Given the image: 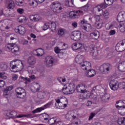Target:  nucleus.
I'll return each instance as SVG.
<instances>
[{"label":"nucleus","mask_w":125,"mask_h":125,"mask_svg":"<svg viewBox=\"0 0 125 125\" xmlns=\"http://www.w3.org/2000/svg\"><path fill=\"white\" fill-rule=\"evenodd\" d=\"M12 89H13V86H9L6 88H4L3 90V95L4 96H7L8 95V91H10V90H12Z\"/></svg>","instance_id":"obj_21"},{"label":"nucleus","mask_w":125,"mask_h":125,"mask_svg":"<svg viewBox=\"0 0 125 125\" xmlns=\"http://www.w3.org/2000/svg\"><path fill=\"white\" fill-rule=\"evenodd\" d=\"M94 18L96 22H99V21H100V16H99V15L95 16Z\"/></svg>","instance_id":"obj_54"},{"label":"nucleus","mask_w":125,"mask_h":125,"mask_svg":"<svg viewBox=\"0 0 125 125\" xmlns=\"http://www.w3.org/2000/svg\"><path fill=\"white\" fill-rule=\"evenodd\" d=\"M114 2V0H105V2H104V3H104L105 5H112V4H113V3Z\"/></svg>","instance_id":"obj_34"},{"label":"nucleus","mask_w":125,"mask_h":125,"mask_svg":"<svg viewBox=\"0 0 125 125\" xmlns=\"http://www.w3.org/2000/svg\"><path fill=\"white\" fill-rule=\"evenodd\" d=\"M96 114L97 113H91L90 116L89 117V119L88 120L89 121H91V120H92V119H93V118H94V117H95V115H96Z\"/></svg>","instance_id":"obj_42"},{"label":"nucleus","mask_w":125,"mask_h":125,"mask_svg":"<svg viewBox=\"0 0 125 125\" xmlns=\"http://www.w3.org/2000/svg\"><path fill=\"white\" fill-rule=\"evenodd\" d=\"M119 104L120 105H121V104H125V101L119 100L116 102V104Z\"/></svg>","instance_id":"obj_53"},{"label":"nucleus","mask_w":125,"mask_h":125,"mask_svg":"<svg viewBox=\"0 0 125 125\" xmlns=\"http://www.w3.org/2000/svg\"><path fill=\"white\" fill-rule=\"evenodd\" d=\"M83 59H79L78 57L75 58V61L76 63L80 64V67L82 68L83 70H85L87 71V70H89V69H91V63L88 62H82Z\"/></svg>","instance_id":"obj_1"},{"label":"nucleus","mask_w":125,"mask_h":125,"mask_svg":"<svg viewBox=\"0 0 125 125\" xmlns=\"http://www.w3.org/2000/svg\"><path fill=\"white\" fill-rule=\"evenodd\" d=\"M93 100L95 102H98V101L99 100L98 99V97L97 96H94L93 97Z\"/></svg>","instance_id":"obj_55"},{"label":"nucleus","mask_w":125,"mask_h":125,"mask_svg":"<svg viewBox=\"0 0 125 125\" xmlns=\"http://www.w3.org/2000/svg\"><path fill=\"white\" fill-rule=\"evenodd\" d=\"M118 124L119 125H123V117L119 118L118 120Z\"/></svg>","instance_id":"obj_48"},{"label":"nucleus","mask_w":125,"mask_h":125,"mask_svg":"<svg viewBox=\"0 0 125 125\" xmlns=\"http://www.w3.org/2000/svg\"><path fill=\"white\" fill-rule=\"evenodd\" d=\"M103 16L106 17V16H108L109 15V12L108 11H104L103 14Z\"/></svg>","instance_id":"obj_57"},{"label":"nucleus","mask_w":125,"mask_h":125,"mask_svg":"<svg viewBox=\"0 0 125 125\" xmlns=\"http://www.w3.org/2000/svg\"><path fill=\"white\" fill-rule=\"evenodd\" d=\"M37 54L36 56L38 57L42 56L44 53V51L42 49H38L36 50Z\"/></svg>","instance_id":"obj_25"},{"label":"nucleus","mask_w":125,"mask_h":125,"mask_svg":"<svg viewBox=\"0 0 125 125\" xmlns=\"http://www.w3.org/2000/svg\"><path fill=\"white\" fill-rule=\"evenodd\" d=\"M6 48L8 49L9 51H11L12 53H17L19 51L20 47L18 45L12 43L6 46Z\"/></svg>","instance_id":"obj_6"},{"label":"nucleus","mask_w":125,"mask_h":125,"mask_svg":"<svg viewBox=\"0 0 125 125\" xmlns=\"http://www.w3.org/2000/svg\"><path fill=\"white\" fill-rule=\"evenodd\" d=\"M23 117H25V118H31L32 114H29L27 115H23Z\"/></svg>","instance_id":"obj_63"},{"label":"nucleus","mask_w":125,"mask_h":125,"mask_svg":"<svg viewBox=\"0 0 125 125\" xmlns=\"http://www.w3.org/2000/svg\"><path fill=\"white\" fill-rule=\"evenodd\" d=\"M49 28L52 29V30H55L56 29V24H55V22H51L50 23Z\"/></svg>","instance_id":"obj_37"},{"label":"nucleus","mask_w":125,"mask_h":125,"mask_svg":"<svg viewBox=\"0 0 125 125\" xmlns=\"http://www.w3.org/2000/svg\"><path fill=\"white\" fill-rule=\"evenodd\" d=\"M82 37V33L79 31H75L72 32L70 36L71 40L74 41L75 42H78L81 40Z\"/></svg>","instance_id":"obj_7"},{"label":"nucleus","mask_w":125,"mask_h":125,"mask_svg":"<svg viewBox=\"0 0 125 125\" xmlns=\"http://www.w3.org/2000/svg\"><path fill=\"white\" fill-rule=\"evenodd\" d=\"M6 115L7 117H9V118H15V117L17 116V112L13 111L10 112H8Z\"/></svg>","instance_id":"obj_24"},{"label":"nucleus","mask_w":125,"mask_h":125,"mask_svg":"<svg viewBox=\"0 0 125 125\" xmlns=\"http://www.w3.org/2000/svg\"><path fill=\"white\" fill-rule=\"evenodd\" d=\"M97 91V89H96V86H95L93 87L91 91V93L92 94H94L95 92H96Z\"/></svg>","instance_id":"obj_51"},{"label":"nucleus","mask_w":125,"mask_h":125,"mask_svg":"<svg viewBox=\"0 0 125 125\" xmlns=\"http://www.w3.org/2000/svg\"><path fill=\"white\" fill-rule=\"evenodd\" d=\"M100 70L103 74L107 75L112 70V65L109 63H104L101 66Z\"/></svg>","instance_id":"obj_4"},{"label":"nucleus","mask_w":125,"mask_h":125,"mask_svg":"<svg viewBox=\"0 0 125 125\" xmlns=\"http://www.w3.org/2000/svg\"><path fill=\"white\" fill-rule=\"evenodd\" d=\"M57 122V119H56V117H53L50 119L48 120V123L49 125H55Z\"/></svg>","instance_id":"obj_26"},{"label":"nucleus","mask_w":125,"mask_h":125,"mask_svg":"<svg viewBox=\"0 0 125 125\" xmlns=\"http://www.w3.org/2000/svg\"><path fill=\"white\" fill-rule=\"evenodd\" d=\"M15 3L17 5H21L23 4V0H15Z\"/></svg>","instance_id":"obj_43"},{"label":"nucleus","mask_w":125,"mask_h":125,"mask_svg":"<svg viewBox=\"0 0 125 125\" xmlns=\"http://www.w3.org/2000/svg\"><path fill=\"white\" fill-rule=\"evenodd\" d=\"M109 34L110 36H113V35H115V34H116V31H115L114 30H111L110 31Z\"/></svg>","instance_id":"obj_59"},{"label":"nucleus","mask_w":125,"mask_h":125,"mask_svg":"<svg viewBox=\"0 0 125 125\" xmlns=\"http://www.w3.org/2000/svg\"><path fill=\"white\" fill-rule=\"evenodd\" d=\"M91 104H92V102L90 101H88L87 103H86V105L87 106H91Z\"/></svg>","instance_id":"obj_61"},{"label":"nucleus","mask_w":125,"mask_h":125,"mask_svg":"<svg viewBox=\"0 0 125 125\" xmlns=\"http://www.w3.org/2000/svg\"><path fill=\"white\" fill-rule=\"evenodd\" d=\"M73 118V119H76V118H77V116L73 115V116H71V115L70 114H67L66 118L67 119V120H71V118Z\"/></svg>","instance_id":"obj_44"},{"label":"nucleus","mask_w":125,"mask_h":125,"mask_svg":"<svg viewBox=\"0 0 125 125\" xmlns=\"http://www.w3.org/2000/svg\"><path fill=\"white\" fill-rule=\"evenodd\" d=\"M57 104H55L56 107L58 109H63V106H58L59 105H62V103L60 102V100L58 99L56 101Z\"/></svg>","instance_id":"obj_33"},{"label":"nucleus","mask_w":125,"mask_h":125,"mask_svg":"<svg viewBox=\"0 0 125 125\" xmlns=\"http://www.w3.org/2000/svg\"><path fill=\"white\" fill-rule=\"evenodd\" d=\"M86 87V85H85V84H80L77 85L76 87V90L78 92L83 93L85 92Z\"/></svg>","instance_id":"obj_12"},{"label":"nucleus","mask_w":125,"mask_h":125,"mask_svg":"<svg viewBox=\"0 0 125 125\" xmlns=\"http://www.w3.org/2000/svg\"><path fill=\"white\" fill-rule=\"evenodd\" d=\"M26 20V17L25 16H21L18 18V21L19 23H23L24 21Z\"/></svg>","instance_id":"obj_36"},{"label":"nucleus","mask_w":125,"mask_h":125,"mask_svg":"<svg viewBox=\"0 0 125 125\" xmlns=\"http://www.w3.org/2000/svg\"><path fill=\"white\" fill-rule=\"evenodd\" d=\"M96 7L98 8V15H99V16H102V15H103V13H104L102 9L106 8V7H107V5H105V3H101L96 6Z\"/></svg>","instance_id":"obj_11"},{"label":"nucleus","mask_w":125,"mask_h":125,"mask_svg":"<svg viewBox=\"0 0 125 125\" xmlns=\"http://www.w3.org/2000/svg\"><path fill=\"white\" fill-rule=\"evenodd\" d=\"M14 7V1H12V0H10L9 1L8 5L7 6L8 9H12Z\"/></svg>","instance_id":"obj_31"},{"label":"nucleus","mask_w":125,"mask_h":125,"mask_svg":"<svg viewBox=\"0 0 125 125\" xmlns=\"http://www.w3.org/2000/svg\"><path fill=\"white\" fill-rule=\"evenodd\" d=\"M90 54L93 58H97L98 57V51H97V48L95 47V45L91 44L90 46Z\"/></svg>","instance_id":"obj_8"},{"label":"nucleus","mask_w":125,"mask_h":125,"mask_svg":"<svg viewBox=\"0 0 125 125\" xmlns=\"http://www.w3.org/2000/svg\"><path fill=\"white\" fill-rule=\"evenodd\" d=\"M117 21L118 22H124L125 21V12H121L117 16Z\"/></svg>","instance_id":"obj_15"},{"label":"nucleus","mask_w":125,"mask_h":125,"mask_svg":"<svg viewBox=\"0 0 125 125\" xmlns=\"http://www.w3.org/2000/svg\"><path fill=\"white\" fill-rule=\"evenodd\" d=\"M78 98L80 100H84V96L83 94L80 93L78 95Z\"/></svg>","instance_id":"obj_45"},{"label":"nucleus","mask_w":125,"mask_h":125,"mask_svg":"<svg viewBox=\"0 0 125 125\" xmlns=\"http://www.w3.org/2000/svg\"><path fill=\"white\" fill-rule=\"evenodd\" d=\"M4 75H5V72H0V78L3 79V80H6V79H7V77Z\"/></svg>","instance_id":"obj_39"},{"label":"nucleus","mask_w":125,"mask_h":125,"mask_svg":"<svg viewBox=\"0 0 125 125\" xmlns=\"http://www.w3.org/2000/svg\"><path fill=\"white\" fill-rule=\"evenodd\" d=\"M30 20L31 21H34L35 22H38L41 20V17H39L38 15L34 16L32 15L30 17Z\"/></svg>","instance_id":"obj_22"},{"label":"nucleus","mask_w":125,"mask_h":125,"mask_svg":"<svg viewBox=\"0 0 125 125\" xmlns=\"http://www.w3.org/2000/svg\"><path fill=\"white\" fill-rule=\"evenodd\" d=\"M67 87H68V89L69 90L70 94H72V93H74V92H75V90L76 89V88L75 87V85L70 84L69 85H68Z\"/></svg>","instance_id":"obj_23"},{"label":"nucleus","mask_w":125,"mask_h":125,"mask_svg":"<svg viewBox=\"0 0 125 125\" xmlns=\"http://www.w3.org/2000/svg\"><path fill=\"white\" fill-rule=\"evenodd\" d=\"M12 78L13 81H16L18 78V75L15 74L14 76H13Z\"/></svg>","instance_id":"obj_58"},{"label":"nucleus","mask_w":125,"mask_h":125,"mask_svg":"<svg viewBox=\"0 0 125 125\" xmlns=\"http://www.w3.org/2000/svg\"><path fill=\"white\" fill-rule=\"evenodd\" d=\"M54 49H55V52H56V53H59V52L61 51V50H60L58 47H55Z\"/></svg>","instance_id":"obj_56"},{"label":"nucleus","mask_w":125,"mask_h":125,"mask_svg":"<svg viewBox=\"0 0 125 125\" xmlns=\"http://www.w3.org/2000/svg\"><path fill=\"white\" fill-rule=\"evenodd\" d=\"M83 93V94L84 95V99H87V98L89 97V94L87 93V92L86 91L84 93Z\"/></svg>","instance_id":"obj_46"},{"label":"nucleus","mask_w":125,"mask_h":125,"mask_svg":"<svg viewBox=\"0 0 125 125\" xmlns=\"http://www.w3.org/2000/svg\"><path fill=\"white\" fill-rule=\"evenodd\" d=\"M88 7H89V6L88 5V4H87L85 5L82 7L81 8V9L83 11H87V10H88Z\"/></svg>","instance_id":"obj_40"},{"label":"nucleus","mask_w":125,"mask_h":125,"mask_svg":"<svg viewBox=\"0 0 125 125\" xmlns=\"http://www.w3.org/2000/svg\"><path fill=\"white\" fill-rule=\"evenodd\" d=\"M83 13V12L81 10L75 11V18H79Z\"/></svg>","instance_id":"obj_32"},{"label":"nucleus","mask_w":125,"mask_h":125,"mask_svg":"<svg viewBox=\"0 0 125 125\" xmlns=\"http://www.w3.org/2000/svg\"><path fill=\"white\" fill-rule=\"evenodd\" d=\"M59 36H63L64 35V30L63 29H60L58 33Z\"/></svg>","instance_id":"obj_49"},{"label":"nucleus","mask_w":125,"mask_h":125,"mask_svg":"<svg viewBox=\"0 0 125 125\" xmlns=\"http://www.w3.org/2000/svg\"><path fill=\"white\" fill-rule=\"evenodd\" d=\"M109 86L112 90H118L119 88V82L116 80H112L109 83Z\"/></svg>","instance_id":"obj_10"},{"label":"nucleus","mask_w":125,"mask_h":125,"mask_svg":"<svg viewBox=\"0 0 125 125\" xmlns=\"http://www.w3.org/2000/svg\"><path fill=\"white\" fill-rule=\"evenodd\" d=\"M51 104H52V102H50L44 105V107H45V108L42 107L37 108L36 109L32 111V113H33V114H35V113H39L40 112H42V111L44 110V109L48 108V107H50Z\"/></svg>","instance_id":"obj_13"},{"label":"nucleus","mask_w":125,"mask_h":125,"mask_svg":"<svg viewBox=\"0 0 125 125\" xmlns=\"http://www.w3.org/2000/svg\"><path fill=\"white\" fill-rule=\"evenodd\" d=\"M72 25L73 27H74V28H77V26H78V23L76 22H74L72 23Z\"/></svg>","instance_id":"obj_62"},{"label":"nucleus","mask_w":125,"mask_h":125,"mask_svg":"<svg viewBox=\"0 0 125 125\" xmlns=\"http://www.w3.org/2000/svg\"><path fill=\"white\" fill-rule=\"evenodd\" d=\"M24 68V65L22 63V62L20 61H17L15 62L13 64L10 65V70L11 72L15 73L16 72H19V71H22V69Z\"/></svg>","instance_id":"obj_2"},{"label":"nucleus","mask_w":125,"mask_h":125,"mask_svg":"<svg viewBox=\"0 0 125 125\" xmlns=\"http://www.w3.org/2000/svg\"><path fill=\"white\" fill-rule=\"evenodd\" d=\"M46 95V94L45 93V92H40L38 93V98H40V99H43L44 98V97Z\"/></svg>","instance_id":"obj_27"},{"label":"nucleus","mask_w":125,"mask_h":125,"mask_svg":"<svg viewBox=\"0 0 125 125\" xmlns=\"http://www.w3.org/2000/svg\"><path fill=\"white\" fill-rule=\"evenodd\" d=\"M21 80H23V81H25V82H28V83H31V79L30 78H28L27 77H21Z\"/></svg>","instance_id":"obj_47"},{"label":"nucleus","mask_w":125,"mask_h":125,"mask_svg":"<svg viewBox=\"0 0 125 125\" xmlns=\"http://www.w3.org/2000/svg\"><path fill=\"white\" fill-rule=\"evenodd\" d=\"M110 94H105L102 97L103 101L104 102H107L109 99H110Z\"/></svg>","instance_id":"obj_29"},{"label":"nucleus","mask_w":125,"mask_h":125,"mask_svg":"<svg viewBox=\"0 0 125 125\" xmlns=\"http://www.w3.org/2000/svg\"><path fill=\"white\" fill-rule=\"evenodd\" d=\"M50 27V23L49 22L45 23L44 25L42 27V29L44 31L47 30L48 28Z\"/></svg>","instance_id":"obj_38"},{"label":"nucleus","mask_w":125,"mask_h":125,"mask_svg":"<svg viewBox=\"0 0 125 125\" xmlns=\"http://www.w3.org/2000/svg\"><path fill=\"white\" fill-rule=\"evenodd\" d=\"M116 108H118L119 114H120V115H122L123 116L125 115V105H116Z\"/></svg>","instance_id":"obj_16"},{"label":"nucleus","mask_w":125,"mask_h":125,"mask_svg":"<svg viewBox=\"0 0 125 125\" xmlns=\"http://www.w3.org/2000/svg\"><path fill=\"white\" fill-rule=\"evenodd\" d=\"M8 68V66L4 63H1L0 65V71H6Z\"/></svg>","instance_id":"obj_30"},{"label":"nucleus","mask_w":125,"mask_h":125,"mask_svg":"<svg viewBox=\"0 0 125 125\" xmlns=\"http://www.w3.org/2000/svg\"><path fill=\"white\" fill-rule=\"evenodd\" d=\"M51 7L52 8V10L53 12L55 13V14L60 13V12L63 8L61 7V3L57 1L52 3L51 4Z\"/></svg>","instance_id":"obj_3"},{"label":"nucleus","mask_w":125,"mask_h":125,"mask_svg":"<svg viewBox=\"0 0 125 125\" xmlns=\"http://www.w3.org/2000/svg\"><path fill=\"white\" fill-rule=\"evenodd\" d=\"M29 79H31V82H32V81H33V80H35L36 79V76H35V75H31L29 76Z\"/></svg>","instance_id":"obj_60"},{"label":"nucleus","mask_w":125,"mask_h":125,"mask_svg":"<svg viewBox=\"0 0 125 125\" xmlns=\"http://www.w3.org/2000/svg\"><path fill=\"white\" fill-rule=\"evenodd\" d=\"M72 48L74 50L83 49V44L82 43H74L72 45Z\"/></svg>","instance_id":"obj_18"},{"label":"nucleus","mask_w":125,"mask_h":125,"mask_svg":"<svg viewBox=\"0 0 125 125\" xmlns=\"http://www.w3.org/2000/svg\"><path fill=\"white\" fill-rule=\"evenodd\" d=\"M37 60L36 58L34 56H30L28 58L27 62L29 65H31L32 66H34L35 64H36V62Z\"/></svg>","instance_id":"obj_20"},{"label":"nucleus","mask_w":125,"mask_h":125,"mask_svg":"<svg viewBox=\"0 0 125 125\" xmlns=\"http://www.w3.org/2000/svg\"><path fill=\"white\" fill-rule=\"evenodd\" d=\"M122 121H123V125H125V117H122Z\"/></svg>","instance_id":"obj_64"},{"label":"nucleus","mask_w":125,"mask_h":125,"mask_svg":"<svg viewBox=\"0 0 125 125\" xmlns=\"http://www.w3.org/2000/svg\"><path fill=\"white\" fill-rule=\"evenodd\" d=\"M17 11L20 14H23L24 13V9L22 8H18Z\"/></svg>","instance_id":"obj_50"},{"label":"nucleus","mask_w":125,"mask_h":125,"mask_svg":"<svg viewBox=\"0 0 125 125\" xmlns=\"http://www.w3.org/2000/svg\"><path fill=\"white\" fill-rule=\"evenodd\" d=\"M62 91L64 94H71L68 86L63 87L62 89Z\"/></svg>","instance_id":"obj_28"},{"label":"nucleus","mask_w":125,"mask_h":125,"mask_svg":"<svg viewBox=\"0 0 125 125\" xmlns=\"http://www.w3.org/2000/svg\"><path fill=\"white\" fill-rule=\"evenodd\" d=\"M123 44H124V43H123V42H119L115 46V49L116 51L118 52H122V51H124L125 50V48L124 47V46H123Z\"/></svg>","instance_id":"obj_14"},{"label":"nucleus","mask_w":125,"mask_h":125,"mask_svg":"<svg viewBox=\"0 0 125 125\" xmlns=\"http://www.w3.org/2000/svg\"><path fill=\"white\" fill-rule=\"evenodd\" d=\"M87 71L86 73V75L87 77L89 78H92V77H94V76L96 75L95 70L93 69H91V68H90L89 70H87Z\"/></svg>","instance_id":"obj_19"},{"label":"nucleus","mask_w":125,"mask_h":125,"mask_svg":"<svg viewBox=\"0 0 125 125\" xmlns=\"http://www.w3.org/2000/svg\"><path fill=\"white\" fill-rule=\"evenodd\" d=\"M15 32L18 33L21 35V36H24V34H26V29L22 25H20L15 29Z\"/></svg>","instance_id":"obj_9"},{"label":"nucleus","mask_w":125,"mask_h":125,"mask_svg":"<svg viewBox=\"0 0 125 125\" xmlns=\"http://www.w3.org/2000/svg\"><path fill=\"white\" fill-rule=\"evenodd\" d=\"M46 62L47 67H52L53 66V58H52V57H47Z\"/></svg>","instance_id":"obj_17"},{"label":"nucleus","mask_w":125,"mask_h":125,"mask_svg":"<svg viewBox=\"0 0 125 125\" xmlns=\"http://www.w3.org/2000/svg\"><path fill=\"white\" fill-rule=\"evenodd\" d=\"M119 30L122 33H124L125 31V26L124 24H120Z\"/></svg>","instance_id":"obj_35"},{"label":"nucleus","mask_w":125,"mask_h":125,"mask_svg":"<svg viewBox=\"0 0 125 125\" xmlns=\"http://www.w3.org/2000/svg\"><path fill=\"white\" fill-rule=\"evenodd\" d=\"M4 84H5L4 81L0 80V87H3V86H4Z\"/></svg>","instance_id":"obj_52"},{"label":"nucleus","mask_w":125,"mask_h":125,"mask_svg":"<svg viewBox=\"0 0 125 125\" xmlns=\"http://www.w3.org/2000/svg\"><path fill=\"white\" fill-rule=\"evenodd\" d=\"M75 11H72L69 13V16L71 18H75Z\"/></svg>","instance_id":"obj_41"},{"label":"nucleus","mask_w":125,"mask_h":125,"mask_svg":"<svg viewBox=\"0 0 125 125\" xmlns=\"http://www.w3.org/2000/svg\"><path fill=\"white\" fill-rule=\"evenodd\" d=\"M15 91L17 93L16 96L17 98H20V99H24V98L26 97V91L25 89H23V88H17Z\"/></svg>","instance_id":"obj_5"}]
</instances>
